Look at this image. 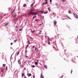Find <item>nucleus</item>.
Here are the masks:
<instances>
[{"label":"nucleus","instance_id":"obj_46","mask_svg":"<svg viewBox=\"0 0 78 78\" xmlns=\"http://www.w3.org/2000/svg\"><path fill=\"white\" fill-rule=\"evenodd\" d=\"M6 16V14H5V15H4V16Z\"/></svg>","mask_w":78,"mask_h":78},{"label":"nucleus","instance_id":"obj_24","mask_svg":"<svg viewBox=\"0 0 78 78\" xmlns=\"http://www.w3.org/2000/svg\"><path fill=\"white\" fill-rule=\"evenodd\" d=\"M32 67L34 68V67H35V66H34V65H33V66H32Z\"/></svg>","mask_w":78,"mask_h":78},{"label":"nucleus","instance_id":"obj_48","mask_svg":"<svg viewBox=\"0 0 78 78\" xmlns=\"http://www.w3.org/2000/svg\"><path fill=\"white\" fill-rule=\"evenodd\" d=\"M41 24H40V25H40V26H41Z\"/></svg>","mask_w":78,"mask_h":78},{"label":"nucleus","instance_id":"obj_37","mask_svg":"<svg viewBox=\"0 0 78 78\" xmlns=\"http://www.w3.org/2000/svg\"><path fill=\"white\" fill-rule=\"evenodd\" d=\"M34 47H34V46H33V47H32V48H34Z\"/></svg>","mask_w":78,"mask_h":78},{"label":"nucleus","instance_id":"obj_2","mask_svg":"<svg viewBox=\"0 0 78 78\" xmlns=\"http://www.w3.org/2000/svg\"><path fill=\"white\" fill-rule=\"evenodd\" d=\"M56 23L57 22L56 21H54V26H56Z\"/></svg>","mask_w":78,"mask_h":78},{"label":"nucleus","instance_id":"obj_38","mask_svg":"<svg viewBox=\"0 0 78 78\" xmlns=\"http://www.w3.org/2000/svg\"><path fill=\"white\" fill-rule=\"evenodd\" d=\"M30 42H29V41H28V44H30Z\"/></svg>","mask_w":78,"mask_h":78},{"label":"nucleus","instance_id":"obj_51","mask_svg":"<svg viewBox=\"0 0 78 78\" xmlns=\"http://www.w3.org/2000/svg\"><path fill=\"white\" fill-rule=\"evenodd\" d=\"M24 78H27V77L24 76Z\"/></svg>","mask_w":78,"mask_h":78},{"label":"nucleus","instance_id":"obj_36","mask_svg":"<svg viewBox=\"0 0 78 78\" xmlns=\"http://www.w3.org/2000/svg\"><path fill=\"white\" fill-rule=\"evenodd\" d=\"M28 51H27V50L25 52L27 53Z\"/></svg>","mask_w":78,"mask_h":78},{"label":"nucleus","instance_id":"obj_8","mask_svg":"<svg viewBox=\"0 0 78 78\" xmlns=\"http://www.w3.org/2000/svg\"><path fill=\"white\" fill-rule=\"evenodd\" d=\"M34 18H36V16H34L33 17V19H34Z\"/></svg>","mask_w":78,"mask_h":78},{"label":"nucleus","instance_id":"obj_7","mask_svg":"<svg viewBox=\"0 0 78 78\" xmlns=\"http://www.w3.org/2000/svg\"><path fill=\"white\" fill-rule=\"evenodd\" d=\"M45 2H46L45 5H47V0H45Z\"/></svg>","mask_w":78,"mask_h":78},{"label":"nucleus","instance_id":"obj_35","mask_svg":"<svg viewBox=\"0 0 78 78\" xmlns=\"http://www.w3.org/2000/svg\"><path fill=\"white\" fill-rule=\"evenodd\" d=\"M17 41V40H14V42H16Z\"/></svg>","mask_w":78,"mask_h":78},{"label":"nucleus","instance_id":"obj_52","mask_svg":"<svg viewBox=\"0 0 78 78\" xmlns=\"http://www.w3.org/2000/svg\"><path fill=\"white\" fill-rule=\"evenodd\" d=\"M53 13L55 14H56V13H55L54 12H53Z\"/></svg>","mask_w":78,"mask_h":78},{"label":"nucleus","instance_id":"obj_55","mask_svg":"<svg viewBox=\"0 0 78 78\" xmlns=\"http://www.w3.org/2000/svg\"><path fill=\"white\" fill-rule=\"evenodd\" d=\"M37 51H38V50H37Z\"/></svg>","mask_w":78,"mask_h":78},{"label":"nucleus","instance_id":"obj_4","mask_svg":"<svg viewBox=\"0 0 78 78\" xmlns=\"http://www.w3.org/2000/svg\"><path fill=\"white\" fill-rule=\"evenodd\" d=\"M18 63L19 64H21V62H20V59H19L18 60Z\"/></svg>","mask_w":78,"mask_h":78},{"label":"nucleus","instance_id":"obj_1","mask_svg":"<svg viewBox=\"0 0 78 78\" xmlns=\"http://www.w3.org/2000/svg\"><path fill=\"white\" fill-rule=\"evenodd\" d=\"M27 14L29 16H32V15H37V13H35V12H33V10H31L30 11V12Z\"/></svg>","mask_w":78,"mask_h":78},{"label":"nucleus","instance_id":"obj_31","mask_svg":"<svg viewBox=\"0 0 78 78\" xmlns=\"http://www.w3.org/2000/svg\"><path fill=\"white\" fill-rule=\"evenodd\" d=\"M21 30H22V28H21V29H19V31H21Z\"/></svg>","mask_w":78,"mask_h":78},{"label":"nucleus","instance_id":"obj_25","mask_svg":"<svg viewBox=\"0 0 78 78\" xmlns=\"http://www.w3.org/2000/svg\"><path fill=\"white\" fill-rule=\"evenodd\" d=\"M37 50V48H36H36H35V51H36Z\"/></svg>","mask_w":78,"mask_h":78},{"label":"nucleus","instance_id":"obj_26","mask_svg":"<svg viewBox=\"0 0 78 78\" xmlns=\"http://www.w3.org/2000/svg\"><path fill=\"white\" fill-rule=\"evenodd\" d=\"M48 44L50 45V41H48Z\"/></svg>","mask_w":78,"mask_h":78},{"label":"nucleus","instance_id":"obj_23","mask_svg":"<svg viewBox=\"0 0 78 78\" xmlns=\"http://www.w3.org/2000/svg\"><path fill=\"white\" fill-rule=\"evenodd\" d=\"M16 16H17L16 15H15V16H13V17H16Z\"/></svg>","mask_w":78,"mask_h":78},{"label":"nucleus","instance_id":"obj_27","mask_svg":"<svg viewBox=\"0 0 78 78\" xmlns=\"http://www.w3.org/2000/svg\"><path fill=\"white\" fill-rule=\"evenodd\" d=\"M69 19H70V18L68 16H66Z\"/></svg>","mask_w":78,"mask_h":78},{"label":"nucleus","instance_id":"obj_20","mask_svg":"<svg viewBox=\"0 0 78 78\" xmlns=\"http://www.w3.org/2000/svg\"><path fill=\"white\" fill-rule=\"evenodd\" d=\"M48 10H49V11H50V7H48Z\"/></svg>","mask_w":78,"mask_h":78},{"label":"nucleus","instance_id":"obj_17","mask_svg":"<svg viewBox=\"0 0 78 78\" xmlns=\"http://www.w3.org/2000/svg\"><path fill=\"white\" fill-rule=\"evenodd\" d=\"M48 13V11L44 12V14H47Z\"/></svg>","mask_w":78,"mask_h":78},{"label":"nucleus","instance_id":"obj_34","mask_svg":"<svg viewBox=\"0 0 78 78\" xmlns=\"http://www.w3.org/2000/svg\"><path fill=\"white\" fill-rule=\"evenodd\" d=\"M42 5H45V2H43L42 3Z\"/></svg>","mask_w":78,"mask_h":78},{"label":"nucleus","instance_id":"obj_18","mask_svg":"<svg viewBox=\"0 0 78 78\" xmlns=\"http://www.w3.org/2000/svg\"><path fill=\"white\" fill-rule=\"evenodd\" d=\"M41 33H42V31H40V32H39V34H41Z\"/></svg>","mask_w":78,"mask_h":78},{"label":"nucleus","instance_id":"obj_58","mask_svg":"<svg viewBox=\"0 0 78 78\" xmlns=\"http://www.w3.org/2000/svg\"><path fill=\"white\" fill-rule=\"evenodd\" d=\"M34 0H33V1H34Z\"/></svg>","mask_w":78,"mask_h":78},{"label":"nucleus","instance_id":"obj_21","mask_svg":"<svg viewBox=\"0 0 78 78\" xmlns=\"http://www.w3.org/2000/svg\"><path fill=\"white\" fill-rule=\"evenodd\" d=\"M70 12H71V11H70V10H69V14H70Z\"/></svg>","mask_w":78,"mask_h":78},{"label":"nucleus","instance_id":"obj_56","mask_svg":"<svg viewBox=\"0 0 78 78\" xmlns=\"http://www.w3.org/2000/svg\"><path fill=\"white\" fill-rule=\"evenodd\" d=\"M25 62V63L26 62Z\"/></svg>","mask_w":78,"mask_h":78},{"label":"nucleus","instance_id":"obj_45","mask_svg":"<svg viewBox=\"0 0 78 78\" xmlns=\"http://www.w3.org/2000/svg\"><path fill=\"white\" fill-rule=\"evenodd\" d=\"M16 28H18V26H17L16 27Z\"/></svg>","mask_w":78,"mask_h":78},{"label":"nucleus","instance_id":"obj_12","mask_svg":"<svg viewBox=\"0 0 78 78\" xmlns=\"http://www.w3.org/2000/svg\"><path fill=\"white\" fill-rule=\"evenodd\" d=\"M45 23V21H44L42 23V24H44Z\"/></svg>","mask_w":78,"mask_h":78},{"label":"nucleus","instance_id":"obj_16","mask_svg":"<svg viewBox=\"0 0 78 78\" xmlns=\"http://www.w3.org/2000/svg\"><path fill=\"white\" fill-rule=\"evenodd\" d=\"M31 32H32V33H34V31H35V30H33V31H32V30H31Z\"/></svg>","mask_w":78,"mask_h":78},{"label":"nucleus","instance_id":"obj_13","mask_svg":"<svg viewBox=\"0 0 78 78\" xmlns=\"http://www.w3.org/2000/svg\"><path fill=\"white\" fill-rule=\"evenodd\" d=\"M35 65H37V62H35Z\"/></svg>","mask_w":78,"mask_h":78},{"label":"nucleus","instance_id":"obj_49","mask_svg":"<svg viewBox=\"0 0 78 78\" xmlns=\"http://www.w3.org/2000/svg\"><path fill=\"white\" fill-rule=\"evenodd\" d=\"M37 62H39V60H37Z\"/></svg>","mask_w":78,"mask_h":78},{"label":"nucleus","instance_id":"obj_53","mask_svg":"<svg viewBox=\"0 0 78 78\" xmlns=\"http://www.w3.org/2000/svg\"><path fill=\"white\" fill-rule=\"evenodd\" d=\"M18 31V30H17L16 31Z\"/></svg>","mask_w":78,"mask_h":78},{"label":"nucleus","instance_id":"obj_29","mask_svg":"<svg viewBox=\"0 0 78 78\" xmlns=\"http://www.w3.org/2000/svg\"><path fill=\"white\" fill-rule=\"evenodd\" d=\"M3 67H5V64H3Z\"/></svg>","mask_w":78,"mask_h":78},{"label":"nucleus","instance_id":"obj_33","mask_svg":"<svg viewBox=\"0 0 78 78\" xmlns=\"http://www.w3.org/2000/svg\"><path fill=\"white\" fill-rule=\"evenodd\" d=\"M7 69H8V67L6 66L5 69H6V70H7Z\"/></svg>","mask_w":78,"mask_h":78},{"label":"nucleus","instance_id":"obj_3","mask_svg":"<svg viewBox=\"0 0 78 78\" xmlns=\"http://www.w3.org/2000/svg\"><path fill=\"white\" fill-rule=\"evenodd\" d=\"M41 78H44V77L42 75V73H41L40 76Z\"/></svg>","mask_w":78,"mask_h":78},{"label":"nucleus","instance_id":"obj_10","mask_svg":"<svg viewBox=\"0 0 78 78\" xmlns=\"http://www.w3.org/2000/svg\"><path fill=\"white\" fill-rule=\"evenodd\" d=\"M24 76H25V74H24V73H22V77Z\"/></svg>","mask_w":78,"mask_h":78},{"label":"nucleus","instance_id":"obj_11","mask_svg":"<svg viewBox=\"0 0 78 78\" xmlns=\"http://www.w3.org/2000/svg\"><path fill=\"white\" fill-rule=\"evenodd\" d=\"M28 44L26 46V50H27V48H28Z\"/></svg>","mask_w":78,"mask_h":78},{"label":"nucleus","instance_id":"obj_42","mask_svg":"<svg viewBox=\"0 0 78 78\" xmlns=\"http://www.w3.org/2000/svg\"><path fill=\"white\" fill-rule=\"evenodd\" d=\"M48 41H51V40H50L49 39H48Z\"/></svg>","mask_w":78,"mask_h":78},{"label":"nucleus","instance_id":"obj_6","mask_svg":"<svg viewBox=\"0 0 78 78\" xmlns=\"http://www.w3.org/2000/svg\"><path fill=\"white\" fill-rule=\"evenodd\" d=\"M44 68H45V69H47V66L46 65H44Z\"/></svg>","mask_w":78,"mask_h":78},{"label":"nucleus","instance_id":"obj_32","mask_svg":"<svg viewBox=\"0 0 78 78\" xmlns=\"http://www.w3.org/2000/svg\"><path fill=\"white\" fill-rule=\"evenodd\" d=\"M33 78H35V76L34 75Z\"/></svg>","mask_w":78,"mask_h":78},{"label":"nucleus","instance_id":"obj_30","mask_svg":"<svg viewBox=\"0 0 78 78\" xmlns=\"http://www.w3.org/2000/svg\"><path fill=\"white\" fill-rule=\"evenodd\" d=\"M19 53H20L19 52H18L17 53V55H19Z\"/></svg>","mask_w":78,"mask_h":78},{"label":"nucleus","instance_id":"obj_28","mask_svg":"<svg viewBox=\"0 0 78 78\" xmlns=\"http://www.w3.org/2000/svg\"><path fill=\"white\" fill-rule=\"evenodd\" d=\"M25 57H26V58H28V57L27 56V55H26L25 56Z\"/></svg>","mask_w":78,"mask_h":78},{"label":"nucleus","instance_id":"obj_15","mask_svg":"<svg viewBox=\"0 0 78 78\" xmlns=\"http://www.w3.org/2000/svg\"><path fill=\"white\" fill-rule=\"evenodd\" d=\"M9 23H7L5 25V26H7V25H8Z\"/></svg>","mask_w":78,"mask_h":78},{"label":"nucleus","instance_id":"obj_43","mask_svg":"<svg viewBox=\"0 0 78 78\" xmlns=\"http://www.w3.org/2000/svg\"><path fill=\"white\" fill-rule=\"evenodd\" d=\"M12 44H13L12 43H11V45H12Z\"/></svg>","mask_w":78,"mask_h":78},{"label":"nucleus","instance_id":"obj_22","mask_svg":"<svg viewBox=\"0 0 78 78\" xmlns=\"http://www.w3.org/2000/svg\"><path fill=\"white\" fill-rule=\"evenodd\" d=\"M40 12H41V13H43L44 12L43 11H40Z\"/></svg>","mask_w":78,"mask_h":78},{"label":"nucleus","instance_id":"obj_54","mask_svg":"<svg viewBox=\"0 0 78 78\" xmlns=\"http://www.w3.org/2000/svg\"><path fill=\"white\" fill-rule=\"evenodd\" d=\"M62 20H65V19H62Z\"/></svg>","mask_w":78,"mask_h":78},{"label":"nucleus","instance_id":"obj_39","mask_svg":"<svg viewBox=\"0 0 78 78\" xmlns=\"http://www.w3.org/2000/svg\"><path fill=\"white\" fill-rule=\"evenodd\" d=\"M23 67V65H21V67Z\"/></svg>","mask_w":78,"mask_h":78},{"label":"nucleus","instance_id":"obj_57","mask_svg":"<svg viewBox=\"0 0 78 78\" xmlns=\"http://www.w3.org/2000/svg\"><path fill=\"white\" fill-rule=\"evenodd\" d=\"M36 21H37V20H36Z\"/></svg>","mask_w":78,"mask_h":78},{"label":"nucleus","instance_id":"obj_5","mask_svg":"<svg viewBox=\"0 0 78 78\" xmlns=\"http://www.w3.org/2000/svg\"><path fill=\"white\" fill-rule=\"evenodd\" d=\"M27 75L28 76H31V73L29 74V73H28L27 74Z\"/></svg>","mask_w":78,"mask_h":78},{"label":"nucleus","instance_id":"obj_9","mask_svg":"<svg viewBox=\"0 0 78 78\" xmlns=\"http://www.w3.org/2000/svg\"><path fill=\"white\" fill-rule=\"evenodd\" d=\"M3 71H4V69H2L1 70V71L2 72H3Z\"/></svg>","mask_w":78,"mask_h":78},{"label":"nucleus","instance_id":"obj_19","mask_svg":"<svg viewBox=\"0 0 78 78\" xmlns=\"http://www.w3.org/2000/svg\"><path fill=\"white\" fill-rule=\"evenodd\" d=\"M26 4H24L23 5V7H25V6H26Z\"/></svg>","mask_w":78,"mask_h":78},{"label":"nucleus","instance_id":"obj_41","mask_svg":"<svg viewBox=\"0 0 78 78\" xmlns=\"http://www.w3.org/2000/svg\"><path fill=\"white\" fill-rule=\"evenodd\" d=\"M52 0H50V2H51Z\"/></svg>","mask_w":78,"mask_h":78},{"label":"nucleus","instance_id":"obj_50","mask_svg":"<svg viewBox=\"0 0 78 78\" xmlns=\"http://www.w3.org/2000/svg\"><path fill=\"white\" fill-rule=\"evenodd\" d=\"M25 69H26L25 68H24V69L23 70H25Z\"/></svg>","mask_w":78,"mask_h":78},{"label":"nucleus","instance_id":"obj_14","mask_svg":"<svg viewBox=\"0 0 78 78\" xmlns=\"http://www.w3.org/2000/svg\"><path fill=\"white\" fill-rule=\"evenodd\" d=\"M33 6V4H32L30 5L31 7H32Z\"/></svg>","mask_w":78,"mask_h":78},{"label":"nucleus","instance_id":"obj_44","mask_svg":"<svg viewBox=\"0 0 78 78\" xmlns=\"http://www.w3.org/2000/svg\"><path fill=\"white\" fill-rule=\"evenodd\" d=\"M30 37V39H32V37Z\"/></svg>","mask_w":78,"mask_h":78},{"label":"nucleus","instance_id":"obj_40","mask_svg":"<svg viewBox=\"0 0 78 78\" xmlns=\"http://www.w3.org/2000/svg\"><path fill=\"white\" fill-rule=\"evenodd\" d=\"M71 73H72V70H71Z\"/></svg>","mask_w":78,"mask_h":78},{"label":"nucleus","instance_id":"obj_47","mask_svg":"<svg viewBox=\"0 0 78 78\" xmlns=\"http://www.w3.org/2000/svg\"><path fill=\"white\" fill-rule=\"evenodd\" d=\"M62 0V1L63 2H65V1H64V0Z\"/></svg>","mask_w":78,"mask_h":78}]
</instances>
